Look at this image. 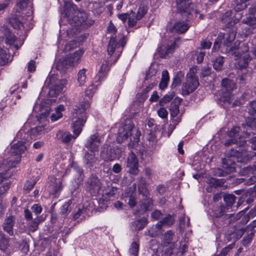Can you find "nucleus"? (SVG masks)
<instances>
[{
  "mask_svg": "<svg viewBox=\"0 0 256 256\" xmlns=\"http://www.w3.org/2000/svg\"><path fill=\"white\" fill-rule=\"evenodd\" d=\"M38 129H30L26 132L24 129H20L17 133L16 138L18 142L12 146L8 152V155L5 158H0V168L8 170L14 168L21 160V154L29 147L30 140L34 138L36 136L32 134Z\"/></svg>",
  "mask_w": 256,
  "mask_h": 256,
  "instance_id": "f257e3e1",
  "label": "nucleus"
},
{
  "mask_svg": "<svg viewBox=\"0 0 256 256\" xmlns=\"http://www.w3.org/2000/svg\"><path fill=\"white\" fill-rule=\"evenodd\" d=\"M130 134L131 136L128 146L130 148H134L138 144L140 136V132L138 129H118L116 140L118 143H122L128 137Z\"/></svg>",
  "mask_w": 256,
  "mask_h": 256,
  "instance_id": "f03ea898",
  "label": "nucleus"
},
{
  "mask_svg": "<svg viewBox=\"0 0 256 256\" xmlns=\"http://www.w3.org/2000/svg\"><path fill=\"white\" fill-rule=\"evenodd\" d=\"M232 13L231 10L225 12V38L228 42L234 40L236 32L235 24L238 20L232 16Z\"/></svg>",
  "mask_w": 256,
  "mask_h": 256,
  "instance_id": "7ed1b4c3",
  "label": "nucleus"
},
{
  "mask_svg": "<svg viewBox=\"0 0 256 256\" xmlns=\"http://www.w3.org/2000/svg\"><path fill=\"white\" fill-rule=\"evenodd\" d=\"M199 86L198 78L194 74H188L186 82L182 86L181 94L183 96H188L193 92Z\"/></svg>",
  "mask_w": 256,
  "mask_h": 256,
  "instance_id": "20e7f679",
  "label": "nucleus"
},
{
  "mask_svg": "<svg viewBox=\"0 0 256 256\" xmlns=\"http://www.w3.org/2000/svg\"><path fill=\"white\" fill-rule=\"evenodd\" d=\"M138 188L139 193L144 197L142 201V211L145 212L149 210L152 205V200L148 196V192L146 187V180L144 178H141L138 182Z\"/></svg>",
  "mask_w": 256,
  "mask_h": 256,
  "instance_id": "39448f33",
  "label": "nucleus"
},
{
  "mask_svg": "<svg viewBox=\"0 0 256 256\" xmlns=\"http://www.w3.org/2000/svg\"><path fill=\"white\" fill-rule=\"evenodd\" d=\"M84 53L83 50L79 49L74 54H68L64 60L60 61L58 66H61L63 69H67L69 66H74L80 62Z\"/></svg>",
  "mask_w": 256,
  "mask_h": 256,
  "instance_id": "423d86ee",
  "label": "nucleus"
},
{
  "mask_svg": "<svg viewBox=\"0 0 256 256\" xmlns=\"http://www.w3.org/2000/svg\"><path fill=\"white\" fill-rule=\"evenodd\" d=\"M178 12L188 18L195 11V5L190 2V0H176Z\"/></svg>",
  "mask_w": 256,
  "mask_h": 256,
  "instance_id": "0eeeda50",
  "label": "nucleus"
},
{
  "mask_svg": "<svg viewBox=\"0 0 256 256\" xmlns=\"http://www.w3.org/2000/svg\"><path fill=\"white\" fill-rule=\"evenodd\" d=\"M82 132V129H74V134L62 129L59 130L56 134L57 139L64 144L73 142Z\"/></svg>",
  "mask_w": 256,
  "mask_h": 256,
  "instance_id": "6e6552de",
  "label": "nucleus"
},
{
  "mask_svg": "<svg viewBox=\"0 0 256 256\" xmlns=\"http://www.w3.org/2000/svg\"><path fill=\"white\" fill-rule=\"evenodd\" d=\"M249 48L247 44L236 41L234 42V46L229 48H226L227 53L234 55L235 56H242L248 54Z\"/></svg>",
  "mask_w": 256,
  "mask_h": 256,
  "instance_id": "1a4fd4ad",
  "label": "nucleus"
},
{
  "mask_svg": "<svg viewBox=\"0 0 256 256\" xmlns=\"http://www.w3.org/2000/svg\"><path fill=\"white\" fill-rule=\"evenodd\" d=\"M174 222V218L170 215H168L162 220L158 222L154 228L149 229L148 231L147 234L151 237H155L160 232V230L163 226L166 225L170 226Z\"/></svg>",
  "mask_w": 256,
  "mask_h": 256,
  "instance_id": "9d476101",
  "label": "nucleus"
},
{
  "mask_svg": "<svg viewBox=\"0 0 256 256\" xmlns=\"http://www.w3.org/2000/svg\"><path fill=\"white\" fill-rule=\"evenodd\" d=\"M0 33L3 34L2 38L5 42L10 46H14L16 50H18L22 44L20 40L9 29L4 28Z\"/></svg>",
  "mask_w": 256,
  "mask_h": 256,
  "instance_id": "9b49d317",
  "label": "nucleus"
},
{
  "mask_svg": "<svg viewBox=\"0 0 256 256\" xmlns=\"http://www.w3.org/2000/svg\"><path fill=\"white\" fill-rule=\"evenodd\" d=\"M87 190L92 196L100 194L102 187L100 186V180L95 176L90 177L86 184Z\"/></svg>",
  "mask_w": 256,
  "mask_h": 256,
  "instance_id": "f8f14e48",
  "label": "nucleus"
},
{
  "mask_svg": "<svg viewBox=\"0 0 256 256\" xmlns=\"http://www.w3.org/2000/svg\"><path fill=\"white\" fill-rule=\"evenodd\" d=\"M89 90L86 91V97L83 98V100L80 102L78 104H76L73 108L72 112L76 114H80L84 113L86 110L90 107V98L92 96L91 94L88 93Z\"/></svg>",
  "mask_w": 256,
  "mask_h": 256,
  "instance_id": "ddd939ff",
  "label": "nucleus"
},
{
  "mask_svg": "<svg viewBox=\"0 0 256 256\" xmlns=\"http://www.w3.org/2000/svg\"><path fill=\"white\" fill-rule=\"evenodd\" d=\"M248 112L251 116L246 120V125L250 128H256V100L249 102L248 106Z\"/></svg>",
  "mask_w": 256,
  "mask_h": 256,
  "instance_id": "4468645a",
  "label": "nucleus"
},
{
  "mask_svg": "<svg viewBox=\"0 0 256 256\" xmlns=\"http://www.w3.org/2000/svg\"><path fill=\"white\" fill-rule=\"evenodd\" d=\"M126 166L130 174L136 175L138 173V160L133 152L129 154L126 160Z\"/></svg>",
  "mask_w": 256,
  "mask_h": 256,
  "instance_id": "2eb2a0df",
  "label": "nucleus"
},
{
  "mask_svg": "<svg viewBox=\"0 0 256 256\" xmlns=\"http://www.w3.org/2000/svg\"><path fill=\"white\" fill-rule=\"evenodd\" d=\"M95 210L94 200L89 199L84 202L82 206H79L77 212L74 214V218L76 219L82 214H88Z\"/></svg>",
  "mask_w": 256,
  "mask_h": 256,
  "instance_id": "dca6fc26",
  "label": "nucleus"
},
{
  "mask_svg": "<svg viewBox=\"0 0 256 256\" xmlns=\"http://www.w3.org/2000/svg\"><path fill=\"white\" fill-rule=\"evenodd\" d=\"M63 186L60 178L51 176L48 190L50 194L56 195L62 189Z\"/></svg>",
  "mask_w": 256,
  "mask_h": 256,
  "instance_id": "f3484780",
  "label": "nucleus"
},
{
  "mask_svg": "<svg viewBox=\"0 0 256 256\" xmlns=\"http://www.w3.org/2000/svg\"><path fill=\"white\" fill-rule=\"evenodd\" d=\"M102 141V138L96 134L90 136L86 146L92 152H97Z\"/></svg>",
  "mask_w": 256,
  "mask_h": 256,
  "instance_id": "a211bd4d",
  "label": "nucleus"
},
{
  "mask_svg": "<svg viewBox=\"0 0 256 256\" xmlns=\"http://www.w3.org/2000/svg\"><path fill=\"white\" fill-rule=\"evenodd\" d=\"M122 150L118 147H114L110 148L106 153L102 152V156L106 161H112L116 159H118L122 154Z\"/></svg>",
  "mask_w": 256,
  "mask_h": 256,
  "instance_id": "6ab92c4d",
  "label": "nucleus"
},
{
  "mask_svg": "<svg viewBox=\"0 0 256 256\" xmlns=\"http://www.w3.org/2000/svg\"><path fill=\"white\" fill-rule=\"evenodd\" d=\"M110 62L108 60H104L101 65L100 69L96 76V82H101L106 79L108 72L110 70Z\"/></svg>",
  "mask_w": 256,
  "mask_h": 256,
  "instance_id": "aec40b11",
  "label": "nucleus"
},
{
  "mask_svg": "<svg viewBox=\"0 0 256 256\" xmlns=\"http://www.w3.org/2000/svg\"><path fill=\"white\" fill-rule=\"evenodd\" d=\"M235 88L236 84L233 80L225 78V102L228 104L232 103L231 99L234 96L232 92Z\"/></svg>",
  "mask_w": 256,
  "mask_h": 256,
  "instance_id": "412c9836",
  "label": "nucleus"
},
{
  "mask_svg": "<svg viewBox=\"0 0 256 256\" xmlns=\"http://www.w3.org/2000/svg\"><path fill=\"white\" fill-rule=\"evenodd\" d=\"M224 207L222 205V204L220 202L219 204V206H216L214 207V216L216 217V218H218V219H216L214 220V224L216 225V227L220 228L218 226L219 224V220L220 222V224L222 226L224 224Z\"/></svg>",
  "mask_w": 256,
  "mask_h": 256,
  "instance_id": "4be33fe9",
  "label": "nucleus"
},
{
  "mask_svg": "<svg viewBox=\"0 0 256 256\" xmlns=\"http://www.w3.org/2000/svg\"><path fill=\"white\" fill-rule=\"evenodd\" d=\"M15 217L12 216H10L5 218L2 224L4 230L10 236L14 234L13 227L15 224Z\"/></svg>",
  "mask_w": 256,
  "mask_h": 256,
  "instance_id": "5701e85b",
  "label": "nucleus"
},
{
  "mask_svg": "<svg viewBox=\"0 0 256 256\" xmlns=\"http://www.w3.org/2000/svg\"><path fill=\"white\" fill-rule=\"evenodd\" d=\"M182 100L179 97H176L171 102L170 106V112L172 118H174L177 116L180 113L179 106Z\"/></svg>",
  "mask_w": 256,
  "mask_h": 256,
  "instance_id": "b1692460",
  "label": "nucleus"
},
{
  "mask_svg": "<svg viewBox=\"0 0 256 256\" xmlns=\"http://www.w3.org/2000/svg\"><path fill=\"white\" fill-rule=\"evenodd\" d=\"M12 60L8 50L0 44V66H5Z\"/></svg>",
  "mask_w": 256,
  "mask_h": 256,
  "instance_id": "393cba45",
  "label": "nucleus"
},
{
  "mask_svg": "<svg viewBox=\"0 0 256 256\" xmlns=\"http://www.w3.org/2000/svg\"><path fill=\"white\" fill-rule=\"evenodd\" d=\"M236 200V197L232 194H225V211L230 209H232V210H236L240 206V202H238L237 206L235 207L234 204Z\"/></svg>",
  "mask_w": 256,
  "mask_h": 256,
  "instance_id": "a878e982",
  "label": "nucleus"
},
{
  "mask_svg": "<svg viewBox=\"0 0 256 256\" xmlns=\"http://www.w3.org/2000/svg\"><path fill=\"white\" fill-rule=\"evenodd\" d=\"M76 6L72 2H64V12L68 18L73 17L76 12Z\"/></svg>",
  "mask_w": 256,
  "mask_h": 256,
  "instance_id": "bb28decb",
  "label": "nucleus"
},
{
  "mask_svg": "<svg viewBox=\"0 0 256 256\" xmlns=\"http://www.w3.org/2000/svg\"><path fill=\"white\" fill-rule=\"evenodd\" d=\"M116 191L117 189L114 187L108 186L104 190L102 188L100 194L102 195V198L104 201H108L110 200Z\"/></svg>",
  "mask_w": 256,
  "mask_h": 256,
  "instance_id": "cd10ccee",
  "label": "nucleus"
},
{
  "mask_svg": "<svg viewBox=\"0 0 256 256\" xmlns=\"http://www.w3.org/2000/svg\"><path fill=\"white\" fill-rule=\"evenodd\" d=\"M236 58H238L236 67L240 70H242L247 68L249 62L251 60V58L249 54H244L242 56H238Z\"/></svg>",
  "mask_w": 256,
  "mask_h": 256,
  "instance_id": "c85d7f7f",
  "label": "nucleus"
},
{
  "mask_svg": "<svg viewBox=\"0 0 256 256\" xmlns=\"http://www.w3.org/2000/svg\"><path fill=\"white\" fill-rule=\"evenodd\" d=\"M189 28V26L186 23L182 22H176L172 28V30L178 34L186 32Z\"/></svg>",
  "mask_w": 256,
  "mask_h": 256,
  "instance_id": "c756f323",
  "label": "nucleus"
},
{
  "mask_svg": "<svg viewBox=\"0 0 256 256\" xmlns=\"http://www.w3.org/2000/svg\"><path fill=\"white\" fill-rule=\"evenodd\" d=\"M147 224V219L144 217L140 219H136L131 224V228L132 230H142Z\"/></svg>",
  "mask_w": 256,
  "mask_h": 256,
  "instance_id": "7c9ffc66",
  "label": "nucleus"
},
{
  "mask_svg": "<svg viewBox=\"0 0 256 256\" xmlns=\"http://www.w3.org/2000/svg\"><path fill=\"white\" fill-rule=\"evenodd\" d=\"M119 44H118L115 36H111L107 48L108 54L110 56L113 54L116 49L119 48Z\"/></svg>",
  "mask_w": 256,
  "mask_h": 256,
  "instance_id": "2f4dec72",
  "label": "nucleus"
},
{
  "mask_svg": "<svg viewBox=\"0 0 256 256\" xmlns=\"http://www.w3.org/2000/svg\"><path fill=\"white\" fill-rule=\"evenodd\" d=\"M134 190L131 192H128L124 194V196L125 198V201L128 202L130 207H134L136 204V185L134 186Z\"/></svg>",
  "mask_w": 256,
  "mask_h": 256,
  "instance_id": "473e14b6",
  "label": "nucleus"
},
{
  "mask_svg": "<svg viewBox=\"0 0 256 256\" xmlns=\"http://www.w3.org/2000/svg\"><path fill=\"white\" fill-rule=\"evenodd\" d=\"M208 183L209 184V186L206 188V190L209 192H212L214 188L222 186L224 184V181L222 179H216L211 178L208 180Z\"/></svg>",
  "mask_w": 256,
  "mask_h": 256,
  "instance_id": "72a5a7b5",
  "label": "nucleus"
},
{
  "mask_svg": "<svg viewBox=\"0 0 256 256\" xmlns=\"http://www.w3.org/2000/svg\"><path fill=\"white\" fill-rule=\"evenodd\" d=\"M169 80L170 77L168 70H163L162 72L161 80L159 84L160 89L161 90H164L167 87Z\"/></svg>",
  "mask_w": 256,
  "mask_h": 256,
  "instance_id": "f704fd0d",
  "label": "nucleus"
},
{
  "mask_svg": "<svg viewBox=\"0 0 256 256\" xmlns=\"http://www.w3.org/2000/svg\"><path fill=\"white\" fill-rule=\"evenodd\" d=\"M64 110L65 108L63 104H60L57 106L55 109V112L52 113L50 116L52 121L54 122L62 118V112Z\"/></svg>",
  "mask_w": 256,
  "mask_h": 256,
  "instance_id": "c9c22d12",
  "label": "nucleus"
},
{
  "mask_svg": "<svg viewBox=\"0 0 256 256\" xmlns=\"http://www.w3.org/2000/svg\"><path fill=\"white\" fill-rule=\"evenodd\" d=\"M10 238H6L4 233L0 232V250L6 252L10 246Z\"/></svg>",
  "mask_w": 256,
  "mask_h": 256,
  "instance_id": "e433bc0d",
  "label": "nucleus"
},
{
  "mask_svg": "<svg viewBox=\"0 0 256 256\" xmlns=\"http://www.w3.org/2000/svg\"><path fill=\"white\" fill-rule=\"evenodd\" d=\"M84 162L88 168H90L94 166L96 162V158L94 154H87L84 156Z\"/></svg>",
  "mask_w": 256,
  "mask_h": 256,
  "instance_id": "4c0bfd02",
  "label": "nucleus"
},
{
  "mask_svg": "<svg viewBox=\"0 0 256 256\" xmlns=\"http://www.w3.org/2000/svg\"><path fill=\"white\" fill-rule=\"evenodd\" d=\"M118 128H134V124L132 118H126L118 124Z\"/></svg>",
  "mask_w": 256,
  "mask_h": 256,
  "instance_id": "58836bf2",
  "label": "nucleus"
},
{
  "mask_svg": "<svg viewBox=\"0 0 256 256\" xmlns=\"http://www.w3.org/2000/svg\"><path fill=\"white\" fill-rule=\"evenodd\" d=\"M183 76L184 74L181 71L178 72L172 78V82L170 86L171 88H174L178 86H180L182 82L180 78Z\"/></svg>",
  "mask_w": 256,
  "mask_h": 256,
  "instance_id": "ea45409f",
  "label": "nucleus"
},
{
  "mask_svg": "<svg viewBox=\"0 0 256 256\" xmlns=\"http://www.w3.org/2000/svg\"><path fill=\"white\" fill-rule=\"evenodd\" d=\"M175 92H172L170 94H166L160 100L158 104L160 106H164L173 98Z\"/></svg>",
  "mask_w": 256,
  "mask_h": 256,
  "instance_id": "a19ab883",
  "label": "nucleus"
},
{
  "mask_svg": "<svg viewBox=\"0 0 256 256\" xmlns=\"http://www.w3.org/2000/svg\"><path fill=\"white\" fill-rule=\"evenodd\" d=\"M139 244L136 242H133L128 250L129 256H138Z\"/></svg>",
  "mask_w": 256,
  "mask_h": 256,
  "instance_id": "79ce46f5",
  "label": "nucleus"
},
{
  "mask_svg": "<svg viewBox=\"0 0 256 256\" xmlns=\"http://www.w3.org/2000/svg\"><path fill=\"white\" fill-rule=\"evenodd\" d=\"M224 40V34L218 36L214 42V46L212 48V52H218Z\"/></svg>",
  "mask_w": 256,
  "mask_h": 256,
  "instance_id": "37998d69",
  "label": "nucleus"
},
{
  "mask_svg": "<svg viewBox=\"0 0 256 256\" xmlns=\"http://www.w3.org/2000/svg\"><path fill=\"white\" fill-rule=\"evenodd\" d=\"M86 120V116H82V118H78L76 120L74 121L72 124L73 128H82L84 125Z\"/></svg>",
  "mask_w": 256,
  "mask_h": 256,
  "instance_id": "c03bdc74",
  "label": "nucleus"
},
{
  "mask_svg": "<svg viewBox=\"0 0 256 256\" xmlns=\"http://www.w3.org/2000/svg\"><path fill=\"white\" fill-rule=\"evenodd\" d=\"M244 24H246L250 26H254L256 24V17L253 14L247 16L242 20Z\"/></svg>",
  "mask_w": 256,
  "mask_h": 256,
  "instance_id": "a18cd8bd",
  "label": "nucleus"
},
{
  "mask_svg": "<svg viewBox=\"0 0 256 256\" xmlns=\"http://www.w3.org/2000/svg\"><path fill=\"white\" fill-rule=\"evenodd\" d=\"M176 44L174 42L170 45L168 46L165 50L164 53H160L161 57L166 58V57L169 56L170 54H172L174 52L176 48Z\"/></svg>",
  "mask_w": 256,
  "mask_h": 256,
  "instance_id": "49530a36",
  "label": "nucleus"
},
{
  "mask_svg": "<svg viewBox=\"0 0 256 256\" xmlns=\"http://www.w3.org/2000/svg\"><path fill=\"white\" fill-rule=\"evenodd\" d=\"M72 202L69 200L68 202H66L62 206L61 208V214L64 218H65L71 210V204Z\"/></svg>",
  "mask_w": 256,
  "mask_h": 256,
  "instance_id": "de8ad7c7",
  "label": "nucleus"
},
{
  "mask_svg": "<svg viewBox=\"0 0 256 256\" xmlns=\"http://www.w3.org/2000/svg\"><path fill=\"white\" fill-rule=\"evenodd\" d=\"M224 58L222 56L218 57L213 62V67L216 70L218 71L222 70L224 64Z\"/></svg>",
  "mask_w": 256,
  "mask_h": 256,
  "instance_id": "09e8293b",
  "label": "nucleus"
},
{
  "mask_svg": "<svg viewBox=\"0 0 256 256\" xmlns=\"http://www.w3.org/2000/svg\"><path fill=\"white\" fill-rule=\"evenodd\" d=\"M86 70L84 68L80 70L78 74V81L80 86L84 85L86 80Z\"/></svg>",
  "mask_w": 256,
  "mask_h": 256,
  "instance_id": "8fccbe9b",
  "label": "nucleus"
},
{
  "mask_svg": "<svg viewBox=\"0 0 256 256\" xmlns=\"http://www.w3.org/2000/svg\"><path fill=\"white\" fill-rule=\"evenodd\" d=\"M4 168H0V183L2 182L4 180L10 177L12 173L10 172V170H4Z\"/></svg>",
  "mask_w": 256,
  "mask_h": 256,
  "instance_id": "3c124183",
  "label": "nucleus"
},
{
  "mask_svg": "<svg viewBox=\"0 0 256 256\" xmlns=\"http://www.w3.org/2000/svg\"><path fill=\"white\" fill-rule=\"evenodd\" d=\"M174 236V233L168 230L164 234L162 237V240L164 244H169L172 242Z\"/></svg>",
  "mask_w": 256,
  "mask_h": 256,
  "instance_id": "603ef678",
  "label": "nucleus"
},
{
  "mask_svg": "<svg viewBox=\"0 0 256 256\" xmlns=\"http://www.w3.org/2000/svg\"><path fill=\"white\" fill-rule=\"evenodd\" d=\"M42 220L40 217L35 218L30 224V229L32 232L36 231L38 228L39 223Z\"/></svg>",
  "mask_w": 256,
  "mask_h": 256,
  "instance_id": "864d4df0",
  "label": "nucleus"
},
{
  "mask_svg": "<svg viewBox=\"0 0 256 256\" xmlns=\"http://www.w3.org/2000/svg\"><path fill=\"white\" fill-rule=\"evenodd\" d=\"M254 232L253 230L250 228L248 230V235L244 236L242 241V244L244 246L248 244L252 240L254 236Z\"/></svg>",
  "mask_w": 256,
  "mask_h": 256,
  "instance_id": "5fc2aeb1",
  "label": "nucleus"
},
{
  "mask_svg": "<svg viewBox=\"0 0 256 256\" xmlns=\"http://www.w3.org/2000/svg\"><path fill=\"white\" fill-rule=\"evenodd\" d=\"M147 12V8L145 6H140L135 14L136 20H141Z\"/></svg>",
  "mask_w": 256,
  "mask_h": 256,
  "instance_id": "6e6d98bb",
  "label": "nucleus"
},
{
  "mask_svg": "<svg viewBox=\"0 0 256 256\" xmlns=\"http://www.w3.org/2000/svg\"><path fill=\"white\" fill-rule=\"evenodd\" d=\"M140 20H136V18L135 13L132 11L130 14L128 19V25L130 28H132L136 25V22Z\"/></svg>",
  "mask_w": 256,
  "mask_h": 256,
  "instance_id": "4d7b16f0",
  "label": "nucleus"
},
{
  "mask_svg": "<svg viewBox=\"0 0 256 256\" xmlns=\"http://www.w3.org/2000/svg\"><path fill=\"white\" fill-rule=\"evenodd\" d=\"M106 30L108 33L112 34V36H115V39H116V33L117 32V30L112 21L109 22L108 25L107 26Z\"/></svg>",
  "mask_w": 256,
  "mask_h": 256,
  "instance_id": "13d9d810",
  "label": "nucleus"
},
{
  "mask_svg": "<svg viewBox=\"0 0 256 256\" xmlns=\"http://www.w3.org/2000/svg\"><path fill=\"white\" fill-rule=\"evenodd\" d=\"M10 22L15 29H18L22 26V23L16 18H10Z\"/></svg>",
  "mask_w": 256,
  "mask_h": 256,
  "instance_id": "bf43d9fd",
  "label": "nucleus"
},
{
  "mask_svg": "<svg viewBox=\"0 0 256 256\" xmlns=\"http://www.w3.org/2000/svg\"><path fill=\"white\" fill-rule=\"evenodd\" d=\"M30 0H20L16 4V6L20 9L16 10L18 12H20V10H24L26 8Z\"/></svg>",
  "mask_w": 256,
  "mask_h": 256,
  "instance_id": "052dcab7",
  "label": "nucleus"
},
{
  "mask_svg": "<svg viewBox=\"0 0 256 256\" xmlns=\"http://www.w3.org/2000/svg\"><path fill=\"white\" fill-rule=\"evenodd\" d=\"M36 178L32 180H28L24 184V189L28 190H31L36 183Z\"/></svg>",
  "mask_w": 256,
  "mask_h": 256,
  "instance_id": "680f3d73",
  "label": "nucleus"
},
{
  "mask_svg": "<svg viewBox=\"0 0 256 256\" xmlns=\"http://www.w3.org/2000/svg\"><path fill=\"white\" fill-rule=\"evenodd\" d=\"M212 43L207 40H202L200 42V49H209L212 46Z\"/></svg>",
  "mask_w": 256,
  "mask_h": 256,
  "instance_id": "e2e57ef3",
  "label": "nucleus"
},
{
  "mask_svg": "<svg viewBox=\"0 0 256 256\" xmlns=\"http://www.w3.org/2000/svg\"><path fill=\"white\" fill-rule=\"evenodd\" d=\"M247 4L242 2L238 1V4L234 6V9L235 12H240L246 8Z\"/></svg>",
  "mask_w": 256,
  "mask_h": 256,
  "instance_id": "0e129e2a",
  "label": "nucleus"
},
{
  "mask_svg": "<svg viewBox=\"0 0 256 256\" xmlns=\"http://www.w3.org/2000/svg\"><path fill=\"white\" fill-rule=\"evenodd\" d=\"M216 101L218 104L221 106H223L224 105V92H222L219 93V95H216Z\"/></svg>",
  "mask_w": 256,
  "mask_h": 256,
  "instance_id": "69168bd1",
  "label": "nucleus"
},
{
  "mask_svg": "<svg viewBox=\"0 0 256 256\" xmlns=\"http://www.w3.org/2000/svg\"><path fill=\"white\" fill-rule=\"evenodd\" d=\"M158 116L162 118H167L168 112L164 108H160L157 112Z\"/></svg>",
  "mask_w": 256,
  "mask_h": 256,
  "instance_id": "338daca9",
  "label": "nucleus"
},
{
  "mask_svg": "<svg viewBox=\"0 0 256 256\" xmlns=\"http://www.w3.org/2000/svg\"><path fill=\"white\" fill-rule=\"evenodd\" d=\"M28 71L30 72H35L36 65V62L34 60H30L28 64Z\"/></svg>",
  "mask_w": 256,
  "mask_h": 256,
  "instance_id": "774afa93",
  "label": "nucleus"
}]
</instances>
